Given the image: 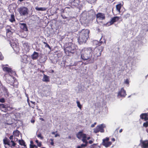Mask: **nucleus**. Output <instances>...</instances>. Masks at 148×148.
Segmentation results:
<instances>
[{
    "mask_svg": "<svg viewBox=\"0 0 148 148\" xmlns=\"http://www.w3.org/2000/svg\"><path fill=\"white\" fill-rule=\"evenodd\" d=\"M75 47V53L77 56V58H78L80 56L81 58L84 61L86 60L89 63L93 62V58L92 52V48L90 47H85L83 48L81 51L77 49L76 47Z\"/></svg>",
    "mask_w": 148,
    "mask_h": 148,
    "instance_id": "nucleus-1",
    "label": "nucleus"
},
{
    "mask_svg": "<svg viewBox=\"0 0 148 148\" xmlns=\"http://www.w3.org/2000/svg\"><path fill=\"white\" fill-rule=\"evenodd\" d=\"M90 31L88 29H82L80 32H76L75 36L77 39L80 44L85 43L89 37Z\"/></svg>",
    "mask_w": 148,
    "mask_h": 148,
    "instance_id": "nucleus-2",
    "label": "nucleus"
},
{
    "mask_svg": "<svg viewBox=\"0 0 148 148\" xmlns=\"http://www.w3.org/2000/svg\"><path fill=\"white\" fill-rule=\"evenodd\" d=\"M14 30L12 29L11 27H9L6 29V35L7 40L10 42V44L14 50L16 51H19V48L18 45L14 42V39L12 36L14 32Z\"/></svg>",
    "mask_w": 148,
    "mask_h": 148,
    "instance_id": "nucleus-3",
    "label": "nucleus"
},
{
    "mask_svg": "<svg viewBox=\"0 0 148 148\" xmlns=\"http://www.w3.org/2000/svg\"><path fill=\"white\" fill-rule=\"evenodd\" d=\"M95 42H97V43L96 44L97 46L94 49L92 48V52L93 62L95 60L97 59L98 57L101 56V53L104 49V47L101 46V45L103 43L102 41H100L99 42L96 41Z\"/></svg>",
    "mask_w": 148,
    "mask_h": 148,
    "instance_id": "nucleus-4",
    "label": "nucleus"
},
{
    "mask_svg": "<svg viewBox=\"0 0 148 148\" xmlns=\"http://www.w3.org/2000/svg\"><path fill=\"white\" fill-rule=\"evenodd\" d=\"M3 70L5 71H6L8 72L9 73V75L10 76H8L7 78H6V80L7 82L11 84L12 83V82L11 81H10L9 80V79H13V80H14V77H12L11 76V75H10V73L11 74H15V72L14 71H12L10 69L8 68L7 67H4L3 68Z\"/></svg>",
    "mask_w": 148,
    "mask_h": 148,
    "instance_id": "nucleus-5",
    "label": "nucleus"
},
{
    "mask_svg": "<svg viewBox=\"0 0 148 148\" xmlns=\"http://www.w3.org/2000/svg\"><path fill=\"white\" fill-rule=\"evenodd\" d=\"M105 127V126L103 124L98 125L93 129V132L95 133H97L99 132L103 133L105 131L104 128Z\"/></svg>",
    "mask_w": 148,
    "mask_h": 148,
    "instance_id": "nucleus-6",
    "label": "nucleus"
},
{
    "mask_svg": "<svg viewBox=\"0 0 148 148\" xmlns=\"http://www.w3.org/2000/svg\"><path fill=\"white\" fill-rule=\"evenodd\" d=\"M18 11L21 16L27 15L28 14V10L25 7H21L18 10Z\"/></svg>",
    "mask_w": 148,
    "mask_h": 148,
    "instance_id": "nucleus-7",
    "label": "nucleus"
},
{
    "mask_svg": "<svg viewBox=\"0 0 148 148\" xmlns=\"http://www.w3.org/2000/svg\"><path fill=\"white\" fill-rule=\"evenodd\" d=\"M109 137H106L103 140L102 145L106 147H110L112 144L111 141H109Z\"/></svg>",
    "mask_w": 148,
    "mask_h": 148,
    "instance_id": "nucleus-8",
    "label": "nucleus"
},
{
    "mask_svg": "<svg viewBox=\"0 0 148 148\" xmlns=\"http://www.w3.org/2000/svg\"><path fill=\"white\" fill-rule=\"evenodd\" d=\"M120 18L119 17L117 16H114L112 18L110 21L107 23V24L109 26L113 24L114 23L117 21Z\"/></svg>",
    "mask_w": 148,
    "mask_h": 148,
    "instance_id": "nucleus-9",
    "label": "nucleus"
},
{
    "mask_svg": "<svg viewBox=\"0 0 148 148\" xmlns=\"http://www.w3.org/2000/svg\"><path fill=\"white\" fill-rule=\"evenodd\" d=\"M140 146L142 148H148V140L142 141Z\"/></svg>",
    "mask_w": 148,
    "mask_h": 148,
    "instance_id": "nucleus-10",
    "label": "nucleus"
},
{
    "mask_svg": "<svg viewBox=\"0 0 148 148\" xmlns=\"http://www.w3.org/2000/svg\"><path fill=\"white\" fill-rule=\"evenodd\" d=\"M19 26L21 29L25 31H28V29L26 23H19Z\"/></svg>",
    "mask_w": 148,
    "mask_h": 148,
    "instance_id": "nucleus-11",
    "label": "nucleus"
},
{
    "mask_svg": "<svg viewBox=\"0 0 148 148\" xmlns=\"http://www.w3.org/2000/svg\"><path fill=\"white\" fill-rule=\"evenodd\" d=\"M140 117L142 119H144L145 121L148 120V112L141 114L140 115Z\"/></svg>",
    "mask_w": 148,
    "mask_h": 148,
    "instance_id": "nucleus-12",
    "label": "nucleus"
},
{
    "mask_svg": "<svg viewBox=\"0 0 148 148\" xmlns=\"http://www.w3.org/2000/svg\"><path fill=\"white\" fill-rule=\"evenodd\" d=\"M118 95L124 97H125L126 95L125 90H124L123 88H122L120 91L119 92Z\"/></svg>",
    "mask_w": 148,
    "mask_h": 148,
    "instance_id": "nucleus-13",
    "label": "nucleus"
},
{
    "mask_svg": "<svg viewBox=\"0 0 148 148\" xmlns=\"http://www.w3.org/2000/svg\"><path fill=\"white\" fill-rule=\"evenodd\" d=\"M97 18H100L101 19L103 20L105 19V14L101 13H99L96 15Z\"/></svg>",
    "mask_w": 148,
    "mask_h": 148,
    "instance_id": "nucleus-14",
    "label": "nucleus"
},
{
    "mask_svg": "<svg viewBox=\"0 0 148 148\" xmlns=\"http://www.w3.org/2000/svg\"><path fill=\"white\" fill-rule=\"evenodd\" d=\"M85 136H86V134H84L82 132H79L77 135V137L79 139H81Z\"/></svg>",
    "mask_w": 148,
    "mask_h": 148,
    "instance_id": "nucleus-15",
    "label": "nucleus"
},
{
    "mask_svg": "<svg viewBox=\"0 0 148 148\" xmlns=\"http://www.w3.org/2000/svg\"><path fill=\"white\" fill-rule=\"evenodd\" d=\"M3 142L4 145H8L9 146H11L10 140L6 137L3 139Z\"/></svg>",
    "mask_w": 148,
    "mask_h": 148,
    "instance_id": "nucleus-16",
    "label": "nucleus"
},
{
    "mask_svg": "<svg viewBox=\"0 0 148 148\" xmlns=\"http://www.w3.org/2000/svg\"><path fill=\"white\" fill-rule=\"evenodd\" d=\"M38 52L34 51L32 55V58L33 60L37 59L38 57Z\"/></svg>",
    "mask_w": 148,
    "mask_h": 148,
    "instance_id": "nucleus-17",
    "label": "nucleus"
},
{
    "mask_svg": "<svg viewBox=\"0 0 148 148\" xmlns=\"http://www.w3.org/2000/svg\"><path fill=\"white\" fill-rule=\"evenodd\" d=\"M42 81L45 82H48L50 81L49 77V76L47 75H44V76L42 78Z\"/></svg>",
    "mask_w": 148,
    "mask_h": 148,
    "instance_id": "nucleus-18",
    "label": "nucleus"
},
{
    "mask_svg": "<svg viewBox=\"0 0 148 148\" xmlns=\"http://www.w3.org/2000/svg\"><path fill=\"white\" fill-rule=\"evenodd\" d=\"M24 47L27 51L29 50V44L27 42H24L23 43Z\"/></svg>",
    "mask_w": 148,
    "mask_h": 148,
    "instance_id": "nucleus-19",
    "label": "nucleus"
},
{
    "mask_svg": "<svg viewBox=\"0 0 148 148\" xmlns=\"http://www.w3.org/2000/svg\"><path fill=\"white\" fill-rule=\"evenodd\" d=\"M122 5L121 3H119L116 5V9L119 13L120 12L121 9Z\"/></svg>",
    "mask_w": 148,
    "mask_h": 148,
    "instance_id": "nucleus-20",
    "label": "nucleus"
},
{
    "mask_svg": "<svg viewBox=\"0 0 148 148\" xmlns=\"http://www.w3.org/2000/svg\"><path fill=\"white\" fill-rule=\"evenodd\" d=\"M28 56L27 55H24L22 57L23 60L22 61V62L25 63L28 62V60H27Z\"/></svg>",
    "mask_w": 148,
    "mask_h": 148,
    "instance_id": "nucleus-21",
    "label": "nucleus"
},
{
    "mask_svg": "<svg viewBox=\"0 0 148 148\" xmlns=\"http://www.w3.org/2000/svg\"><path fill=\"white\" fill-rule=\"evenodd\" d=\"M35 8L36 10L41 11H45L47 9V8L45 7L38 8L37 7H36Z\"/></svg>",
    "mask_w": 148,
    "mask_h": 148,
    "instance_id": "nucleus-22",
    "label": "nucleus"
},
{
    "mask_svg": "<svg viewBox=\"0 0 148 148\" xmlns=\"http://www.w3.org/2000/svg\"><path fill=\"white\" fill-rule=\"evenodd\" d=\"M20 132L18 130L14 131L13 132V134L14 136H18Z\"/></svg>",
    "mask_w": 148,
    "mask_h": 148,
    "instance_id": "nucleus-23",
    "label": "nucleus"
},
{
    "mask_svg": "<svg viewBox=\"0 0 148 148\" xmlns=\"http://www.w3.org/2000/svg\"><path fill=\"white\" fill-rule=\"evenodd\" d=\"M19 143L20 145H23L25 147H26V145L25 144V142L23 140H19Z\"/></svg>",
    "mask_w": 148,
    "mask_h": 148,
    "instance_id": "nucleus-24",
    "label": "nucleus"
},
{
    "mask_svg": "<svg viewBox=\"0 0 148 148\" xmlns=\"http://www.w3.org/2000/svg\"><path fill=\"white\" fill-rule=\"evenodd\" d=\"M86 138H87L86 136H84V137L82 138V141L83 143H87V144H88V142L87 141Z\"/></svg>",
    "mask_w": 148,
    "mask_h": 148,
    "instance_id": "nucleus-25",
    "label": "nucleus"
},
{
    "mask_svg": "<svg viewBox=\"0 0 148 148\" xmlns=\"http://www.w3.org/2000/svg\"><path fill=\"white\" fill-rule=\"evenodd\" d=\"M77 107L79 108L80 110H82V106L81 105L79 101H76Z\"/></svg>",
    "mask_w": 148,
    "mask_h": 148,
    "instance_id": "nucleus-26",
    "label": "nucleus"
},
{
    "mask_svg": "<svg viewBox=\"0 0 148 148\" xmlns=\"http://www.w3.org/2000/svg\"><path fill=\"white\" fill-rule=\"evenodd\" d=\"M10 21L12 22H13L15 21L14 19V15L11 14V18L10 19Z\"/></svg>",
    "mask_w": 148,
    "mask_h": 148,
    "instance_id": "nucleus-27",
    "label": "nucleus"
},
{
    "mask_svg": "<svg viewBox=\"0 0 148 148\" xmlns=\"http://www.w3.org/2000/svg\"><path fill=\"white\" fill-rule=\"evenodd\" d=\"M10 143L11 144V146H10L11 147L13 146L14 147L16 145V144L14 143V141L12 140L10 141Z\"/></svg>",
    "mask_w": 148,
    "mask_h": 148,
    "instance_id": "nucleus-28",
    "label": "nucleus"
},
{
    "mask_svg": "<svg viewBox=\"0 0 148 148\" xmlns=\"http://www.w3.org/2000/svg\"><path fill=\"white\" fill-rule=\"evenodd\" d=\"M143 126L145 127H148V121H147L145 122H144L143 125Z\"/></svg>",
    "mask_w": 148,
    "mask_h": 148,
    "instance_id": "nucleus-29",
    "label": "nucleus"
},
{
    "mask_svg": "<svg viewBox=\"0 0 148 148\" xmlns=\"http://www.w3.org/2000/svg\"><path fill=\"white\" fill-rule=\"evenodd\" d=\"M130 16V14H125L124 16V18L125 19H127Z\"/></svg>",
    "mask_w": 148,
    "mask_h": 148,
    "instance_id": "nucleus-30",
    "label": "nucleus"
},
{
    "mask_svg": "<svg viewBox=\"0 0 148 148\" xmlns=\"http://www.w3.org/2000/svg\"><path fill=\"white\" fill-rule=\"evenodd\" d=\"M0 102L3 103L5 102V99L4 98H0Z\"/></svg>",
    "mask_w": 148,
    "mask_h": 148,
    "instance_id": "nucleus-31",
    "label": "nucleus"
},
{
    "mask_svg": "<svg viewBox=\"0 0 148 148\" xmlns=\"http://www.w3.org/2000/svg\"><path fill=\"white\" fill-rule=\"evenodd\" d=\"M4 91L6 94H8V91L7 89L5 88H3Z\"/></svg>",
    "mask_w": 148,
    "mask_h": 148,
    "instance_id": "nucleus-32",
    "label": "nucleus"
},
{
    "mask_svg": "<svg viewBox=\"0 0 148 148\" xmlns=\"http://www.w3.org/2000/svg\"><path fill=\"white\" fill-rule=\"evenodd\" d=\"M79 26L80 25L79 23H78L77 24V28L76 29L75 28V30H76V31H77L78 29H79Z\"/></svg>",
    "mask_w": 148,
    "mask_h": 148,
    "instance_id": "nucleus-33",
    "label": "nucleus"
},
{
    "mask_svg": "<svg viewBox=\"0 0 148 148\" xmlns=\"http://www.w3.org/2000/svg\"><path fill=\"white\" fill-rule=\"evenodd\" d=\"M124 83L125 84H129V81L128 79H126L124 82Z\"/></svg>",
    "mask_w": 148,
    "mask_h": 148,
    "instance_id": "nucleus-34",
    "label": "nucleus"
},
{
    "mask_svg": "<svg viewBox=\"0 0 148 148\" xmlns=\"http://www.w3.org/2000/svg\"><path fill=\"white\" fill-rule=\"evenodd\" d=\"M87 143H85V144H82L81 145V146L82 147H85L87 146Z\"/></svg>",
    "mask_w": 148,
    "mask_h": 148,
    "instance_id": "nucleus-35",
    "label": "nucleus"
},
{
    "mask_svg": "<svg viewBox=\"0 0 148 148\" xmlns=\"http://www.w3.org/2000/svg\"><path fill=\"white\" fill-rule=\"evenodd\" d=\"M45 47H48L50 49H51V48L49 46V45L47 44V43L45 45Z\"/></svg>",
    "mask_w": 148,
    "mask_h": 148,
    "instance_id": "nucleus-36",
    "label": "nucleus"
},
{
    "mask_svg": "<svg viewBox=\"0 0 148 148\" xmlns=\"http://www.w3.org/2000/svg\"><path fill=\"white\" fill-rule=\"evenodd\" d=\"M36 145H31L30 144V148H34V147H35Z\"/></svg>",
    "mask_w": 148,
    "mask_h": 148,
    "instance_id": "nucleus-37",
    "label": "nucleus"
},
{
    "mask_svg": "<svg viewBox=\"0 0 148 148\" xmlns=\"http://www.w3.org/2000/svg\"><path fill=\"white\" fill-rule=\"evenodd\" d=\"M37 136L38 137V138H40L41 139H43V137L42 136H41V134H38Z\"/></svg>",
    "mask_w": 148,
    "mask_h": 148,
    "instance_id": "nucleus-38",
    "label": "nucleus"
},
{
    "mask_svg": "<svg viewBox=\"0 0 148 148\" xmlns=\"http://www.w3.org/2000/svg\"><path fill=\"white\" fill-rule=\"evenodd\" d=\"M14 135H12L10 136L9 137V139L10 140H12L14 138Z\"/></svg>",
    "mask_w": 148,
    "mask_h": 148,
    "instance_id": "nucleus-39",
    "label": "nucleus"
},
{
    "mask_svg": "<svg viewBox=\"0 0 148 148\" xmlns=\"http://www.w3.org/2000/svg\"><path fill=\"white\" fill-rule=\"evenodd\" d=\"M50 140L51 141V142L50 143V144L52 145H53L54 144V143L53 142V140L52 139H51Z\"/></svg>",
    "mask_w": 148,
    "mask_h": 148,
    "instance_id": "nucleus-40",
    "label": "nucleus"
},
{
    "mask_svg": "<svg viewBox=\"0 0 148 148\" xmlns=\"http://www.w3.org/2000/svg\"><path fill=\"white\" fill-rule=\"evenodd\" d=\"M97 124V123L96 122H95L94 123V124H92L91 125V127H95V125Z\"/></svg>",
    "mask_w": 148,
    "mask_h": 148,
    "instance_id": "nucleus-41",
    "label": "nucleus"
},
{
    "mask_svg": "<svg viewBox=\"0 0 148 148\" xmlns=\"http://www.w3.org/2000/svg\"><path fill=\"white\" fill-rule=\"evenodd\" d=\"M91 3H93L96 2V0H89Z\"/></svg>",
    "mask_w": 148,
    "mask_h": 148,
    "instance_id": "nucleus-42",
    "label": "nucleus"
},
{
    "mask_svg": "<svg viewBox=\"0 0 148 148\" xmlns=\"http://www.w3.org/2000/svg\"><path fill=\"white\" fill-rule=\"evenodd\" d=\"M3 58V57L2 56L1 53L0 52V60H2Z\"/></svg>",
    "mask_w": 148,
    "mask_h": 148,
    "instance_id": "nucleus-43",
    "label": "nucleus"
},
{
    "mask_svg": "<svg viewBox=\"0 0 148 148\" xmlns=\"http://www.w3.org/2000/svg\"><path fill=\"white\" fill-rule=\"evenodd\" d=\"M1 107L3 108H6L5 106V105L3 104H1Z\"/></svg>",
    "mask_w": 148,
    "mask_h": 148,
    "instance_id": "nucleus-44",
    "label": "nucleus"
},
{
    "mask_svg": "<svg viewBox=\"0 0 148 148\" xmlns=\"http://www.w3.org/2000/svg\"><path fill=\"white\" fill-rule=\"evenodd\" d=\"M38 146L39 147H40L41 146V143H38Z\"/></svg>",
    "mask_w": 148,
    "mask_h": 148,
    "instance_id": "nucleus-45",
    "label": "nucleus"
},
{
    "mask_svg": "<svg viewBox=\"0 0 148 148\" xmlns=\"http://www.w3.org/2000/svg\"><path fill=\"white\" fill-rule=\"evenodd\" d=\"M93 142V141L92 140H90L89 141L88 143L90 144H92Z\"/></svg>",
    "mask_w": 148,
    "mask_h": 148,
    "instance_id": "nucleus-46",
    "label": "nucleus"
},
{
    "mask_svg": "<svg viewBox=\"0 0 148 148\" xmlns=\"http://www.w3.org/2000/svg\"><path fill=\"white\" fill-rule=\"evenodd\" d=\"M95 145V144H94L93 145H92L90 147V148H94V147L93 146V145Z\"/></svg>",
    "mask_w": 148,
    "mask_h": 148,
    "instance_id": "nucleus-47",
    "label": "nucleus"
},
{
    "mask_svg": "<svg viewBox=\"0 0 148 148\" xmlns=\"http://www.w3.org/2000/svg\"><path fill=\"white\" fill-rule=\"evenodd\" d=\"M113 142H114L115 140V139L114 138H113L111 140Z\"/></svg>",
    "mask_w": 148,
    "mask_h": 148,
    "instance_id": "nucleus-48",
    "label": "nucleus"
},
{
    "mask_svg": "<svg viewBox=\"0 0 148 148\" xmlns=\"http://www.w3.org/2000/svg\"><path fill=\"white\" fill-rule=\"evenodd\" d=\"M59 136V134H55V137H57V136Z\"/></svg>",
    "mask_w": 148,
    "mask_h": 148,
    "instance_id": "nucleus-49",
    "label": "nucleus"
},
{
    "mask_svg": "<svg viewBox=\"0 0 148 148\" xmlns=\"http://www.w3.org/2000/svg\"><path fill=\"white\" fill-rule=\"evenodd\" d=\"M61 11L62 12H63H63H64V10L63 9H61Z\"/></svg>",
    "mask_w": 148,
    "mask_h": 148,
    "instance_id": "nucleus-50",
    "label": "nucleus"
},
{
    "mask_svg": "<svg viewBox=\"0 0 148 148\" xmlns=\"http://www.w3.org/2000/svg\"><path fill=\"white\" fill-rule=\"evenodd\" d=\"M90 137H88L86 138V139H87V140H88L90 139Z\"/></svg>",
    "mask_w": 148,
    "mask_h": 148,
    "instance_id": "nucleus-51",
    "label": "nucleus"
},
{
    "mask_svg": "<svg viewBox=\"0 0 148 148\" xmlns=\"http://www.w3.org/2000/svg\"><path fill=\"white\" fill-rule=\"evenodd\" d=\"M122 129H121L120 130H119V132L120 133H121V132H122Z\"/></svg>",
    "mask_w": 148,
    "mask_h": 148,
    "instance_id": "nucleus-52",
    "label": "nucleus"
},
{
    "mask_svg": "<svg viewBox=\"0 0 148 148\" xmlns=\"http://www.w3.org/2000/svg\"><path fill=\"white\" fill-rule=\"evenodd\" d=\"M27 102H29V98L28 97H27Z\"/></svg>",
    "mask_w": 148,
    "mask_h": 148,
    "instance_id": "nucleus-53",
    "label": "nucleus"
},
{
    "mask_svg": "<svg viewBox=\"0 0 148 148\" xmlns=\"http://www.w3.org/2000/svg\"><path fill=\"white\" fill-rule=\"evenodd\" d=\"M36 142L37 144L38 143V140H36Z\"/></svg>",
    "mask_w": 148,
    "mask_h": 148,
    "instance_id": "nucleus-54",
    "label": "nucleus"
},
{
    "mask_svg": "<svg viewBox=\"0 0 148 148\" xmlns=\"http://www.w3.org/2000/svg\"><path fill=\"white\" fill-rule=\"evenodd\" d=\"M77 148H82L81 146H78L77 147Z\"/></svg>",
    "mask_w": 148,
    "mask_h": 148,
    "instance_id": "nucleus-55",
    "label": "nucleus"
},
{
    "mask_svg": "<svg viewBox=\"0 0 148 148\" xmlns=\"http://www.w3.org/2000/svg\"><path fill=\"white\" fill-rule=\"evenodd\" d=\"M55 134V132H53L52 133V134Z\"/></svg>",
    "mask_w": 148,
    "mask_h": 148,
    "instance_id": "nucleus-56",
    "label": "nucleus"
},
{
    "mask_svg": "<svg viewBox=\"0 0 148 148\" xmlns=\"http://www.w3.org/2000/svg\"><path fill=\"white\" fill-rule=\"evenodd\" d=\"M61 16H62V17H63V18H66V17H63V16H62V15Z\"/></svg>",
    "mask_w": 148,
    "mask_h": 148,
    "instance_id": "nucleus-57",
    "label": "nucleus"
},
{
    "mask_svg": "<svg viewBox=\"0 0 148 148\" xmlns=\"http://www.w3.org/2000/svg\"><path fill=\"white\" fill-rule=\"evenodd\" d=\"M30 143H31V144H33V142L32 141H30Z\"/></svg>",
    "mask_w": 148,
    "mask_h": 148,
    "instance_id": "nucleus-58",
    "label": "nucleus"
},
{
    "mask_svg": "<svg viewBox=\"0 0 148 148\" xmlns=\"http://www.w3.org/2000/svg\"><path fill=\"white\" fill-rule=\"evenodd\" d=\"M25 94L26 97H28V95L26 93H25Z\"/></svg>",
    "mask_w": 148,
    "mask_h": 148,
    "instance_id": "nucleus-59",
    "label": "nucleus"
},
{
    "mask_svg": "<svg viewBox=\"0 0 148 148\" xmlns=\"http://www.w3.org/2000/svg\"><path fill=\"white\" fill-rule=\"evenodd\" d=\"M74 1H75V3L77 1H78V0H74Z\"/></svg>",
    "mask_w": 148,
    "mask_h": 148,
    "instance_id": "nucleus-60",
    "label": "nucleus"
},
{
    "mask_svg": "<svg viewBox=\"0 0 148 148\" xmlns=\"http://www.w3.org/2000/svg\"><path fill=\"white\" fill-rule=\"evenodd\" d=\"M43 43L46 45L47 43L45 42H44Z\"/></svg>",
    "mask_w": 148,
    "mask_h": 148,
    "instance_id": "nucleus-61",
    "label": "nucleus"
},
{
    "mask_svg": "<svg viewBox=\"0 0 148 148\" xmlns=\"http://www.w3.org/2000/svg\"><path fill=\"white\" fill-rule=\"evenodd\" d=\"M35 148H38L37 146H36V145L35 146Z\"/></svg>",
    "mask_w": 148,
    "mask_h": 148,
    "instance_id": "nucleus-62",
    "label": "nucleus"
},
{
    "mask_svg": "<svg viewBox=\"0 0 148 148\" xmlns=\"http://www.w3.org/2000/svg\"><path fill=\"white\" fill-rule=\"evenodd\" d=\"M34 121H31V122L32 123H34Z\"/></svg>",
    "mask_w": 148,
    "mask_h": 148,
    "instance_id": "nucleus-63",
    "label": "nucleus"
},
{
    "mask_svg": "<svg viewBox=\"0 0 148 148\" xmlns=\"http://www.w3.org/2000/svg\"><path fill=\"white\" fill-rule=\"evenodd\" d=\"M147 132L148 133V129L147 130Z\"/></svg>",
    "mask_w": 148,
    "mask_h": 148,
    "instance_id": "nucleus-64",
    "label": "nucleus"
}]
</instances>
